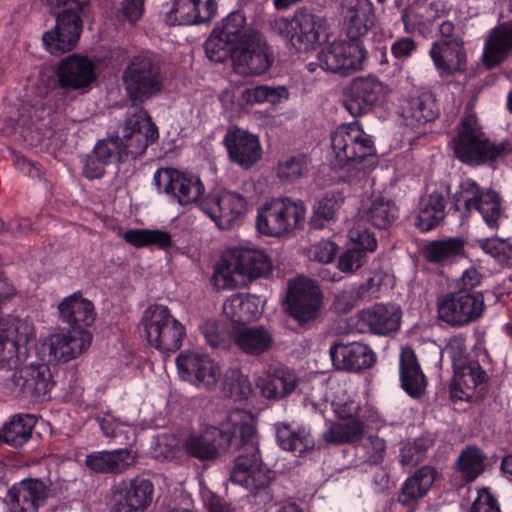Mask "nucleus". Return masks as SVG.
Listing matches in <instances>:
<instances>
[{"instance_id":"1","label":"nucleus","mask_w":512,"mask_h":512,"mask_svg":"<svg viewBox=\"0 0 512 512\" xmlns=\"http://www.w3.org/2000/svg\"><path fill=\"white\" fill-rule=\"evenodd\" d=\"M184 448L189 456L201 461L214 460L220 452L237 453L230 481L249 490L259 505L273 501L271 484L275 472L262 462L255 425L227 421L219 426H207L199 433L190 434Z\"/></svg>"},{"instance_id":"2","label":"nucleus","mask_w":512,"mask_h":512,"mask_svg":"<svg viewBox=\"0 0 512 512\" xmlns=\"http://www.w3.org/2000/svg\"><path fill=\"white\" fill-rule=\"evenodd\" d=\"M159 137L158 128L143 108L128 113L121 129V137L98 141L94 152L106 165L142 155Z\"/></svg>"},{"instance_id":"3","label":"nucleus","mask_w":512,"mask_h":512,"mask_svg":"<svg viewBox=\"0 0 512 512\" xmlns=\"http://www.w3.org/2000/svg\"><path fill=\"white\" fill-rule=\"evenodd\" d=\"M272 261L265 251L239 244L227 247L221 254L212 276L214 288H237L255 279L267 277Z\"/></svg>"},{"instance_id":"4","label":"nucleus","mask_w":512,"mask_h":512,"mask_svg":"<svg viewBox=\"0 0 512 512\" xmlns=\"http://www.w3.org/2000/svg\"><path fill=\"white\" fill-rule=\"evenodd\" d=\"M331 147L334 168L346 171L351 178L365 174L368 158L376 154L372 137L357 121L338 126L331 135Z\"/></svg>"},{"instance_id":"5","label":"nucleus","mask_w":512,"mask_h":512,"mask_svg":"<svg viewBox=\"0 0 512 512\" xmlns=\"http://www.w3.org/2000/svg\"><path fill=\"white\" fill-rule=\"evenodd\" d=\"M450 146L459 161L472 166L495 161L509 151L507 141L496 143L485 135L476 115L472 113L461 119Z\"/></svg>"},{"instance_id":"6","label":"nucleus","mask_w":512,"mask_h":512,"mask_svg":"<svg viewBox=\"0 0 512 512\" xmlns=\"http://www.w3.org/2000/svg\"><path fill=\"white\" fill-rule=\"evenodd\" d=\"M51 10H59L55 26L42 35L45 50L60 56L74 49L82 32V15L90 0H42Z\"/></svg>"},{"instance_id":"7","label":"nucleus","mask_w":512,"mask_h":512,"mask_svg":"<svg viewBox=\"0 0 512 512\" xmlns=\"http://www.w3.org/2000/svg\"><path fill=\"white\" fill-rule=\"evenodd\" d=\"M271 28L299 51L315 49L330 35L328 20L306 8L296 10L290 19L286 17L274 19L271 22Z\"/></svg>"},{"instance_id":"8","label":"nucleus","mask_w":512,"mask_h":512,"mask_svg":"<svg viewBox=\"0 0 512 512\" xmlns=\"http://www.w3.org/2000/svg\"><path fill=\"white\" fill-rule=\"evenodd\" d=\"M307 209L299 199L273 198L259 207L256 227L269 237H283L293 232L305 221Z\"/></svg>"},{"instance_id":"9","label":"nucleus","mask_w":512,"mask_h":512,"mask_svg":"<svg viewBox=\"0 0 512 512\" xmlns=\"http://www.w3.org/2000/svg\"><path fill=\"white\" fill-rule=\"evenodd\" d=\"M141 325L149 344L160 352H176L186 337L185 327L164 305H150L144 311Z\"/></svg>"},{"instance_id":"10","label":"nucleus","mask_w":512,"mask_h":512,"mask_svg":"<svg viewBox=\"0 0 512 512\" xmlns=\"http://www.w3.org/2000/svg\"><path fill=\"white\" fill-rule=\"evenodd\" d=\"M367 50L359 39H338L318 53L317 61L322 70L348 76L364 68Z\"/></svg>"},{"instance_id":"11","label":"nucleus","mask_w":512,"mask_h":512,"mask_svg":"<svg viewBox=\"0 0 512 512\" xmlns=\"http://www.w3.org/2000/svg\"><path fill=\"white\" fill-rule=\"evenodd\" d=\"M274 57L265 37L253 28H247L233 54V70L243 76H260L268 71Z\"/></svg>"},{"instance_id":"12","label":"nucleus","mask_w":512,"mask_h":512,"mask_svg":"<svg viewBox=\"0 0 512 512\" xmlns=\"http://www.w3.org/2000/svg\"><path fill=\"white\" fill-rule=\"evenodd\" d=\"M158 193L165 194L171 202L186 206L197 202L205 192L201 179L192 173L175 168H159L153 175Z\"/></svg>"},{"instance_id":"13","label":"nucleus","mask_w":512,"mask_h":512,"mask_svg":"<svg viewBox=\"0 0 512 512\" xmlns=\"http://www.w3.org/2000/svg\"><path fill=\"white\" fill-rule=\"evenodd\" d=\"M123 82L132 100L144 102L162 88L160 68L150 54L137 55L126 68Z\"/></svg>"},{"instance_id":"14","label":"nucleus","mask_w":512,"mask_h":512,"mask_svg":"<svg viewBox=\"0 0 512 512\" xmlns=\"http://www.w3.org/2000/svg\"><path fill=\"white\" fill-rule=\"evenodd\" d=\"M455 290L438 301L439 318L453 327H461L482 316L484 299L481 292Z\"/></svg>"},{"instance_id":"15","label":"nucleus","mask_w":512,"mask_h":512,"mask_svg":"<svg viewBox=\"0 0 512 512\" xmlns=\"http://www.w3.org/2000/svg\"><path fill=\"white\" fill-rule=\"evenodd\" d=\"M250 202L236 191L223 190L215 197L200 202L199 207L221 230L231 228L249 211Z\"/></svg>"},{"instance_id":"16","label":"nucleus","mask_w":512,"mask_h":512,"mask_svg":"<svg viewBox=\"0 0 512 512\" xmlns=\"http://www.w3.org/2000/svg\"><path fill=\"white\" fill-rule=\"evenodd\" d=\"M388 92V87L376 77H359L346 89L343 105L353 117H358L373 107L382 105Z\"/></svg>"},{"instance_id":"17","label":"nucleus","mask_w":512,"mask_h":512,"mask_svg":"<svg viewBox=\"0 0 512 512\" xmlns=\"http://www.w3.org/2000/svg\"><path fill=\"white\" fill-rule=\"evenodd\" d=\"M49 492V487L41 479L25 478L7 490L4 503L8 512H38Z\"/></svg>"},{"instance_id":"18","label":"nucleus","mask_w":512,"mask_h":512,"mask_svg":"<svg viewBox=\"0 0 512 512\" xmlns=\"http://www.w3.org/2000/svg\"><path fill=\"white\" fill-rule=\"evenodd\" d=\"M176 365L183 378L207 389L216 386L221 374L218 363L197 352L180 353Z\"/></svg>"},{"instance_id":"19","label":"nucleus","mask_w":512,"mask_h":512,"mask_svg":"<svg viewBox=\"0 0 512 512\" xmlns=\"http://www.w3.org/2000/svg\"><path fill=\"white\" fill-rule=\"evenodd\" d=\"M223 142L229 159L243 169L251 168L262 157V147L258 136L245 129L239 127L228 129Z\"/></svg>"},{"instance_id":"20","label":"nucleus","mask_w":512,"mask_h":512,"mask_svg":"<svg viewBox=\"0 0 512 512\" xmlns=\"http://www.w3.org/2000/svg\"><path fill=\"white\" fill-rule=\"evenodd\" d=\"M339 16L348 38L360 40L375 24V11L371 0H341Z\"/></svg>"},{"instance_id":"21","label":"nucleus","mask_w":512,"mask_h":512,"mask_svg":"<svg viewBox=\"0 0 512 512\" xmlns=\"http://www.w3.org/2000/svg\"><path fill=\"white\" fill-rule=\"evenodd\" d=\"M56 74L60 86L71 90H85L96 79L92 60L77 53L63 58L58 63Z\"/></svg>"},{"instance_id":"22","label":"nucleus","mask_w":512,"mask_h":512,"mask_svg":"<svg viewBox=\"0 0 512 512\" xmlns=\"http://www.w3.org/2000/svg\"><path fill=\"white\" fill-rule=\"evenodd\" d=\"M14 370L11 381L26 397H44L55 385L50 367L46 363H30Z\"/></svg>"},{"instance_id":"23","label":"nucleus","mask_w":512,"mask_h":512,"mask_svg":"<svg viewBox=\"0 0 512 512\" xmlns=\"http://www.w3.org/2000/svg\"><path fill=\"white\" fill-rule=\"evenodd\" d=\"M329 354L333 366L342 371L358 372L371 368L376 362L374 351L362 342L334 343Z\"/></svg>"},{"instance_id":"24","label":"nucleus","mask_w":512,"mask_h":512,"mask_svg":"<svg viewBox=\"0 0 512 512\" xmlns=\"http://www.w3.org/2000/svg\"><path fill=\"white\" fill-rule=\"evenodd\" d=\"M402 309L398 304L376 303L359 312L358 322L375 335L386 336L400 329Z\"/></svg>"},{"instance_id":"25","label":"nucleus","mask_w":512,"mask_h":512,"mask_svg":"<svg viewBox=\"0 0 512 512\" xmlns=\"http://www.w3.org/2000/svg\"><path fill=\"white\" fill-rule=\"evenodd\" d=\"M274 429L278 446L297 457H303L315 449L324 448L321 443L316 446L310 429L303 425L277 422L274 424Z\"/></svg>"},{"instance_id":"26","label":"nucleus","mask_w":512,"mask_h":512,"mask_svg":"<svg viewBox=\"0 0 512 512\" xmlns=\"http://www.w3.org/2000/svg\"><path fill=\"white\" fill-rule=\"evenodd\" d=\"M429 54L442 77L462 71L465 67L466 53L461 38L434 42Z\"/></svg>"},{"instance_id":"27","label":"nucleus","mask_w":512,"mask_h":512,"mask_svg":"<svg viewBox=\"0 0 512 512\" xmlns=\"http://www.w3.org/2000/svg\"><path fill=\"white\" fill-rule=\"evenodd\" d=\"M322 303L321 290H287L284 301L289 316L301 326L319 316Z\"/></svg>"},{"instance_id":"28","label":"nucleus","mask_w":512,"mask_h":512,"mask_svg":"<svg viewBox=\"0 0 512 512\" xmlns=\"http://www.w3.org/2000/svg\"><path fill=\"white\" fill-rule=\"evenodd\" d=\"M136 455L131 449L95 451L86 456V467L96 474L117 475L125 472L136 463Z\"/></svg>"},{"instance_id":"29","label":"nucleus","mask_w":512,"mask_h":512,"mask_svg":"<svg viewBox=\"0 0 512 512\" xmlns=\"http://www.w3.org/2000/svg\"><path fill=\"white\" fill-rule=\"evenodd\" d=\"M93 336L87 329L70 328L66 333L57 334L50 345V355L60 362H69L91 346Z\"/></svg>"},{"instance_id":"30","label":"nucleus","mask_w":512,"mask_h":512,"mask_svg":"<svg viewBox=\"0 0 512 512\" xmlns=\"http://www.w3.org/2000/svg\"><path fill=\"white\" fill-rule=\"evenodd\" d=\"M399 379L402 389L413 399L421 398L427 388V378L411 347H404L399 357Z\"/></svg>"},{"instance_id":"31","label":"nucleus","mask_w":512,"mask_h":512,"mask_svg":"<svg viewBox=\"0 0 512 512\" xmlns=\"http://www.w3.org/2000/svg\"><path fill=\"white\" fill-rule=\"evenodd\" d=\"M290 97L286 86H270L265 84L245 86L234 95V106L238 111L245 110L254 105L269 103L278 105Z\"/></svg>"},{"instance_id":"32","label":"nucleus","mask_w":512,"mask_h":512,"mask_svg":"<svg viewBox=\"0 0 512 512\" xmlns=\"http://www.w3.org/2000/svg\"><path fill=\"white\" fill-rule=\"evenodd\" d=\"M263 305L264 300L257 295L236 294L224 302L223 312L235 324L234 326H246L261 316Z\"/></svg>"},{"instance_id":"33","label":"nucleus","mask_w":512,"mask_h":512,"mask_svg":"<svg viewBox=\"0 0 512 512\" xmlns=\"http://www.w3.org/2000/svg\"><path fill=\"white\" fill-rule=\"evenodd\" d=\"M257 385L265 398L283 399L295 391L298 378L293 369L281 365L260 378Z\"/></svg>"},{"instance_id":"34","label":"nucleus","mask_w":512,"mask_h":512,"mask_svg":"<svg viewBox=\"0 0 512 512\" xmlns=\"http://www.w3.org/2000/svg\"><path fill=\"white\" fill-rule=\"evenodd\" d=\"M368 418L369 416L334 422L322 433L321 439L326 446L360 442L365 436Z\"/></svg>"},{"instance_id":"35","label":"nucleus","mask_w":512,"mask_h":512,"mask_svg":"<svg viewBox=\"0 0 512 512\" xmlns=\"http://www.w3.org/2000/svg\"><path fill=\"white\" fill-rule=\"evenodd\" d=\"M512 52V20L495 26L485 41L482 60L488 67L500 64Z\"/></svg>"},{"instance_id":"36","label":"nucleus","mask_w":512,"mask_h":512,"mask_svg":"<svg viewBox=\"0 0 512 512\" xmlns=\"http://www.w3.org/2000/svg\"><path fill=\"white\" fill-rule=\"evenodd\" d=\"M232 336L241 351L253 356L267 352L273 344V337L264 326H233Z\"/></svg>"},{"instance_id":"37","label":"nucleus","mask_w":512,"mask_h":512,"mask_svg":"<svg viewBox=\"0 0 512 512\" xmlns=\"http://www.w3.org/2000/svg\"><path fill=\"white\" fill-rule=\"evenodd\" d=\"M360 220L370 223L378 229L391 226L398 216L396 204L383 196H372L359 208Z\"/></svg>"},{"instance_id":"38","label":"nucleus","mask_w":512,"mask_h":512,"mask_svg":"<svg viewBox=\"0 0 512 512\" xmlns=\"http://www.w3.org/2000/svg\"><path fill=\"white\" fill-rule=\"evenodd\" d=\"M437 114L438 110L435 101L429 93H422L406 99L399 112L402 123L411 128L433 120Z\"/></svg>"},{"instance_id":"39","label":"nucleus","mask_w":512,"mask_h":512,"mask_svg":"<svg viewBox=\"0 0 512 512\" xmlns=\"http://www.w3.org/2000/svg\"><path fill=\"white\" fill-rule=\"evenodd\" d=\"M58 309L62 321L69 324L72 329L73 327L87 329L96 319L93 303L78 296L77 293L65 298Z\"/></svg>"},{"instance_id":"40","label":"nucleus","mask_w":512,"mask_h":512,"mask_svg":"<svg viewBox=\"0 0 512 512\" xmlns=\"http://www.w3.org/2000/svg\"><path fill=\"white\" fill-rule=\"evenodd\" d=\"M436 476L437 471L434 467L430 465L422 466L404 481L398 493L397 501L404 506L415 504L427 494Z\"/></svg>"},{"instance_id":"41","label":"nucleus","mask_w":512,"mask_h":512,"mask_svg":"<svg viewBox=\"0 0 512 512\" xmlns=\"http://www.w3.org/2000/svg\"><path fill=\"white\" fill-rule=\"evenodd\" d=\"M446 196L444 192L432 191L423 197L415 219L416 227L422 232L434 229L445 217Z\"/></svg>"},{"instance_id":"42","label":"nucleus","mask_w":512,"mask_h":512,"mask_svg":"<svg viewBox=\"0 0 512 512\" xmlns=\"http://www.w3.org/2000/svg\"><path fill=\"white\" fill-rule=\"evenodd\" d=\"M36 423L37 418L33 414L18 413L11 416L1 429L7 445L13 447L24 445L31 438Z\"/></svg>"},{"instance_id":"43","label":"nucleus","mask_w":512,"mask_h":512,"mask_svg":"<svg viewBox=\"0 0 512 512\" xmlns=\"http://www.w3.org/2000/svg\"><path fill=\"white\" fill-rule=\"evenodd\" d=\"M153 491L154 485L149 479L135 477L125 485L120 494L130 510L143 511L150 505Z\"/></svg>"},{"instance_id":"44","label":"nucleus","mask_w":512,"mask_h":512,"mask_svg":"<svg viewBox=\"0 0 512 512\" xmlns=\"http://www.w3.org/2000/svg\"><path fill=\"white\" fill-rule=\"evenodd\" d=\"M17 328L8 322L0 321V369L13 370L20 365Z\"/></svg>"},{"instance_id":"45","label":"nucleus","mask_w":512,"mask_h":512,"mask_svg":"<svg viewBox=\"0 0 512 512\" xmlns=\"http://www.w3.org/2000/svg\"><path fill=\"white\" fill-rule=\"evenodd\" d=\"M464 245L463 239L459 237L432 241L426 245L424 255L426 260L431 263H450L464 254Z\"/></svg>"},{"instance_id":"46","label":"nucleus","mask_w":512,"mask_h":512,"mask_svg":"<svg viewBox=\"0 0 512 512\" xmlns=\"http://www.w3.org/2000/svg\"><path fill=\"white\" fill-rule=\"evenodd\" d=\"M123 238L136 248L153 245L161 249H167L172 245L170 234L158 229H129L124 233Z\"/></svg>"},{"instance_id":"47","label":"nucleus","mask_w":512,"mask_h":512,"mask_svg":"<svg viewBox=\"0 0 512 512\" xmlns=\"http://www.w3.org/2000/svg\"><path fill=\"white\" fill-rule=\"evenodd\" d=\"M469 378L473 384V388L484 384L488 381L486 371L481 367L478 361H469L467 365L461 368V373L455 371V376L451 384V393L459 399L470 396L462 388V384H466V378Z\"/></svg>"},{"instance_id":"48","label":"nucleus","mask_w":512,"mask_h":512,"mask_svg":"<svg viewBox=\"0 0 512 512\" xmlns=\"http://www.w3.org/2000/svg\"><path fill=\"white\" fill-rule=\"evenodd\" d=\"M311 161L305 154H297L280 160L276 167L277 177L283 182H294L308 173Z\"/></svg>"},{"instance_id":"49","label":"nucleus","mask_w":512,"mask_h":512,"mask_svg":"<svg viewBox=\"0 0 512 512\" xmlns=\"http://www.w3.org/2000/svg\"><path fill=\"white\" fill-rule=\"evenodd\" d=\"M237 47L238 42L225 37L215 29H213L211 35L204 43L207 57L214 62H223L228 58H231L233 61V54Z\"/></svg>"},{"instance_id":"50","label":"nucleus","mask_w":512,"mask_h":512,"mask_svg":"<svg viewBox=\"0 0 512 512\" xmlns=\"http://www.w3.org/2000/svg\"><path fill=\"white\" fill-rule=\"evenodd\" d=\"M458 470L466 482H473L484 470V455L477 446L466 447L457 460Z\"/></svg>"},{"instance_id":"51","label":"nucleus","mask_w":512,"mask_h":512,"mask_svg":"<svg viewBox=\"0 0 512 512\" xmlns=\"http://www.w3.org/2000/svg\"><path fill=\"white\" fill-rule=\"evenodd\" d=\"M482 191L474 180H463L453 196L455 210L463 211L465 216L469 215L474 210Z\"/></svg>"},{"instance_id":"52","label":"nucleus","mask_w":512,"mask_h":512,"mask_svg":"<svg viewBox=\"0 0 512 512\" xmlns=\"http://www.w3.org/2000/svg\"><path fill=\"white\" fill-rule=\"evenodd\" d=\"M434 437L430 433H425L408 442L401 449V462L403 465L415 466L424 460L427 451L434 444Z\"/></svg>"},{"instance_id":"53","label":"nucleus","mask_w":512,"mask_h":512,"mask_svg":"<svg viewBox=\"0 0 512 512\" xmlns=\"http://www.w3.org/2000/svg\"><path fill=\"white\" fill-rule=\"evenodd\" d=\"M223 389L235 400H246L252 394V385L239 369H229L223 378Z\"/></svg>"},{"instance_id":"54","label":"nucleus","mask_w":512,"mask_h":512,"mask_svg":"<svg viewBox=\"0 0 512 512\" xmlns=\"http://www.w3.org/2000/svg\"><path fill=\"white\" fill-rule=\"evenodd\" d=\"M474 210L479 212L489 227L497 226L501 214L499 196L492 190H483Z\"/></svg>"},{"instance_id":"55","label":"nucleus","mask_w":512,"mask_h":512,"mask_svg":"<svg viewBox=\"0 0 512 512\" xmlns=\"http://www.w3.org/2000/svg\"><path fill=\"white\" fill-rule=\"evenodd\" d=\"M166 21L170 25H197L194 0H173L167 12Z\"/></svg>"},{"instance_id":"56","label":"nucleus","mask_w":512,"mask_h":512,"mask_svg":"<svg viewBox=\"0 0 512 512\" xmlns=\"http://www.w3.org/2000/svg\"><path fill=\"white\" fill-rule=\"evenodd\" d=\"M478 243L482 250L491 255L499 264L512 266V244L506 239L487 238L479 240Z\"/></svg>"},{"instance_id":"57","label":"nucleus","mask_w":512,"mask_h":512,"mask_svg":"<svg viewBox=\"0 0 512 512\" xmlns=\"http://www.w3.org/2000/svg\"><path fill=\"white\" fill-rule=\"evenodd\" d=\"M246 17L240 11H233L228 14L214 29L225 37L230 38L234 42H238L243 38Z\"/></svg>"},{"instance_id":"58","label":"nucleus","mask_w":512,"mask_h":512,"mask_svg":"<svg viewBox=\"0 0 512 512\" xmlns=\"http://www.w3.org/2000/svg\"><path fill=\"white\" fill-rule=\"evenodd\" d=\"M349 246L362 253L374 252L377 248L375 235L360 223H355L348 231Z\"/></svg>"},{"instance_id":"59","label":"nucleus","mask_w":512,"mask_h":512,"mask_svg":"<svg viewBox=\"0 0 512 512\" xmlns=\"http://www.w3.org/2000/svg\"><path fill=\"white\" fill-rule=\"evenodd\" d=\"M203 334L212 348L228 349L233 342L232 330L227 331L222 323L207 322Z\"/></svg>"},{"instance_id":"60","label":"nucleus","mask_w":512,"mask_h":512,"mask_svg":"<svg viewBox=\"0 0 512 512\" xmlns=\"http://www.w3.org/2000/svg\"><path fill=\"white\" fill-rule=\"evenodd\" d=\"M402 20L404 30L407 33H423L431 25L430 21L426 19V14L421 4L413 5L403 11Z\"/></svg>"},{"instance_id":"61","label":"nucleus","mask_w":512,"mask_h":512,"mask_svg":"<svg viewBox=\"0 0 512 512\" xmlns=\"http://www.w3.org/2000/svg\"><path fill=\"white\" fill-rule=\"evenodd\" d=\"M361 450L363 462L379 465L384 461L386 455V442L378 436H370L363 442Z\"/></svg>"},{"instance_id":"62","label":"nucleus","mask_w":512,"mask_h":512,"mask_svg":"<svg viewBox=\"0 0 512 512\" xmlns=\"http://www.w3.org/2000/svg\"><path fill=\"white\" fill-rule=\"evenodd\" d=\"M332 405L339 421L366 417L370 414V409L367 406H362L355 400L333 402Z\"/></svg>"},{"instance_id":"63","label":"nucleus","mask_w":512,"mask_h":512,"mask_svg":"<svg viewBox=\"0 0 512 512\" xmlns=\"http://www.w3.org/2000/svg\"><path fill=\"white\" fill-rule=\"evenodd\" d=\"M366 290H339L335 294L332 308L339 314L350 312L362 299Z\"/></svg>"},{"instance_id":"64","label":"nucleus","mask_w":512,"mask_h":512,"mask_svg":"<svg viewBox=\"0 0 512 512\" xmlns=\"http://www.w3.org/2000/svg\"><path fill=\"white\" fill-rule=\"evenodd\" d=\"M470 512H501V510L490 489L482 487L477 491V497L471 505Z\"/></svg>"}]
</instances>
